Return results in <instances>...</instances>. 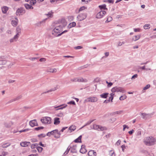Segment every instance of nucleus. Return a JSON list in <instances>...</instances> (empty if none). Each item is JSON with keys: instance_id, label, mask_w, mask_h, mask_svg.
Wrapping results in <instances>:
<instances>
[{"instance_id": "obj_25", "label": "nucleus", "mask_w": 156, "mask_h": 156, "mask_svg": "<svg viewBox=\"0 0 156 156\" xmlns=\"http://www.w3.org/2000/svg\"><path fill=\"white\" fill-rule=\"evenodd\" d=\"M56 90V87H55L53 89H51L47 91H46V92H43L41 94H46V93H49V92H51V91H54L55 90Z\"/></svg>"}, {"instance_id": "obj_2", "label": "nucleus", "mask_w": 156, "mask_h": 156, "mask_svg": "<svg viewBox=\"0 0 156 156\" xmlns=\"http://www.w3.org/2000/svg\"><path fill=\"white\" fill-rule=\"evenodd\" d=\"M144 142L146 145L151 146L156 144V139L151 136L147 137L144 139Z\"/></svg>"}, {"instance_id": "obj_13", "label": "nucleus", "mask_w": 156, "mask_h": 156, "mask_svg": "<svg viewBox=\"0 0 156 156\" xmlns=\"http://www.w3.org/2000/svg\"><path fill=\"white\" fill-rule=\"evenodd\" d=\"M25 10H16V14L17 15L20 16L25 13Z\"/></svg>"}, {"instance_id": "obj_15", "label": "nucleus", "mask_w": 156, "mask_h": 156, "mask_svg": "<svg viewBox=\"0 0 156 156\" xmlns=\"http://www.w3.org/2000/svg\"><path fill=\"white\" fill-rule=\"evenodd\" d=\"M76 145H75L71 147V152L72 153H76L77 151L76 150Z\"/></svg>"}, {"instance_id": "obj_45", "label": "nucleus", "mask_w": 156, "mask_h": 156, "mask_svg": "<svg viewBox=\"0 0 156 156\" xmlns=\"http://www.w3.org/2000/svg\"><path fill=\"white\" fill-rule=\"evenodd\" d=\"M6 63V61L5 60H2L0 61V64L2 65H5Z\"/></svg>"}, {"instance_id": "obj_57", "label": "nucleus", "mask_w": 156, "mask_h": 156, "mask_svg": "<svg viewBox=\"0 0 156 156\" xmlns=\"http://www.w3.org/2000/svg\"><path fill=\"white\" fill-rule=\"evenodd\" d=\"M82 48L83 47L81 46H79L74 47V48L76 49H80Z\"/></svg>"}, {"instance_id": "obj_1", "label": "nucleus", "mask_w": 156, "mask_h": 156, "mask_svg": "<svg viewBox=\"0 0 156 156\" xmlns=\"http://www.w3.org/2000/svg\"><path fill=\"white\" fill-rule=\"evenodd\" d=\"M67 23L66 20L63 18L59 20L58 21L55 22L53 24L54 27L52 31L51 34L54 37H58V34L62 31V28L64 27Z\"/></svg>"}, {"instance_id": "obj_46", "label": "nucleus", "mask_w": 156, "mask_h": 156, "mask_svg": "<svg viewBox=\"0 0 156 156\" xmlns=\"http://www.w3.org/2000/svg\"><path fill=\"white\" fill-rule=\"evenodd\" d=\"M22 98V95H20L16 97V98H15V101L17 100H19L20 99H21Z\"/></svg>"}, {"instance_id": "obj_7", "label": "nucleus", "mask_w": 156, "mask_h": 156, "mask_svg": "<svg viewBox=\"0 0 156 156\" xmlns=\"http://www.w3.org/2000/svg\"><path fill=\"white\" fill-rule=\"evenodd\" d=\"M106 13V12L105 10H101L97 14L96 17L97 18L100 19Z\"/></svg>"}, {"instance_id": "obj_9", "label": "nucleus", "mask_w": 156, "mask_h": 156, "mask_svg": "<svg viewBox=\"0 0 156 156\" xmlns=\"http://www.w3.org/2000/svg\"><path fill=\"white\" fill-rule=\"evenodd\" d=\"M93 128L95 130L103 131L105 129V128L98 125L94 124L93 125Z\"/></svg>"}, {"instance_id": "obj_21", "label": "nucleus", "mask_w": 156, "mask_h": 156, "mask_svg": "<svg viewBox=\"0 0 156 156\" xmlns=\"http://www.w3.org/2000/svg\"><path fill=\"white\" fill-rule=\"evenodd\" d=\"M87 80L84 79L82 78H80L79 79L77 78V81L79 82H87Z\"/></svg>"}, {"instance_id": "obj_53", "label": "nucleus", "mask_w": 156, "mask_h": 156, "mask_svg": "<svg viewBox=\"0 0 156 156\" xmlns=\"http://www.w3.org/2000/svg\"><path fill=\"white\" fill-rule=\"evenodd\" d=\"M137 76H138L137 74H135L134 75H133L131 79L132 80V79H135V78H137Z\"/></svg>"}, {"instance_id": "obj_24", "label": "nucleus", "mask_w": 156, "mask_h": 156, "mask_svg": "<svg viewBox=\"0 0 156 156\" xmlns=\"http://www.w3.org/2000/svg\"><path fill=\"white\" fill-rule=\"evenodd\" d=\"M100 9L104 10H107V9L106 8V5L105 4L99 6Z\"/></svg>"}, {"instance_id": "obj_58", "label": "nucleus", "mask_w": 156, "mask_h": 156, "mask_svg": "<svg viewBox=\"0 0 156 156\" xmlns=\"http://www.w3.org/2000/svg\"><path fill=\"white\" fill-rule=\"evenodd\" d=\"M52 131L51 132H48L47 133V135L49 136H50L51 135H52Z\"/></svg>"}, {"instance_id": "obj_3", "label": "nucleus", "mask_w": 156, "mask_h": 156, "mask_svg": "<svg viewBox=\"0 0 156 156\" xmlns=\"http://www.w3.org/2000/svg\"><path fill=\"white\" fill-rule=\"evenodd\" d=\"M41 121L43 123L49 124L51 122V119L50 117H45L41 119Z\"/></svg>"}, {"instance_id": "obj_37", "label": "nucleus", "mask_w": 156, "mask_h": 156, "mask_svg": "<svg viewBox=\"0 0 156 156\" xmlns=\"http://www.w3.org/2000/svg\"><path fill=\"white\" fill-rule=\"evenodd\" d=\"M112 18L111 17L109 16L108 17L106 20V21H105V23L107 22H110L111 21H112Z\"/></svg>"}, {"instance_id": "obj_22", "label": "nucleus", "mask_w": 156, "mask_h": 156, "mask_svg": "<svg viewBox=\"0 0 156 156\" xmlns=\"http://www.w3.org/2000/svg\"><path fill=\"white\" fill-rule=\"evenodd\" d=\"M76 25V23L75 22L70 23L68 26V27L71 28L72 27H74Z\"/></svg>"}, {"instance_id": "obj_38", "label": "nucleus", "mask_w": 156, "mask_h": 156, "mask_svg": "<svg viewBox=\"0 0 156 156\" xmlns=\"http://www.w3.org/2000/svg\"><path fill=\"white\" fill-rule=\"evenodd\" d=\"M150 87V84H147L143 88V90H145L147 89H148Z\"/></svg>"}, {"instance_id": "obj_61", "label": "nucleus", "mask_w": 156, "mask_h": 156, "mask_svg": "<svg viewBox=\"0 0 156 156\" xmlns=\"http://www.w3.org/2000/svg\"><path fill=\"white\" fill-rule=\"evenodd\" d=\"M71 81L73 82L77 81V78L72 79H71Z\"/></svg>"}, {"instance_id": "obj_60", "label": "nucleus", "mask_w": 156, "mask_h": 156, "mask_svg": "<svg viewBox=\"0 0 156 156\" xmlns=\"http://www.w3.org/2000/svg\"><path fill=\"white\" fill-rule=\"evenodd\" d=\"M104 2H108L109 3H113L114 1L112 0H108V1H104Z\"/></svg>"}, {"instance_id": "obj_34", "label": "nucleus", "mask_w": 156, "mask_h": 156, "mask_svg": "<svg viewBox=\"0 0 156 156\" xmlns=\"http://www.w3.org/2000/svg\"><path fill=\"white\" fill-rule=\"evenodd\" d=\"M53 12H52V11H51L50 12H49L48 14H46V15L48 16L49 17H52L53 16Z\"/></svg>"}, {"instance_id": "obj_28", "label": "nucleus", "mask_w": 156, "mask_h": 156, "mask_svg": "<svg viewBox=\"0 0 156 156\" xmlns=\"http://www.w3.org/2000/svg\"><path fill=\"white\" fill-rule=\"evenodd\" d=\"M13 124V123L11 122L10 123H9V124H8L7 123H4V125L7 127H10Z\"/></svg>"}, {"instance_id": "obj_50", "label": "nucleus", "mask_w": 156, "mask_h": 156, "mask_svg": "<svg viewBox=\"0 0 156 156\" xmlns=\"http://www.w3.org/2000/svg\"><path fill=\"white\" fill-rule=\"evenodd\" d=\"M105 56H103L102 58H106L109 55V52H107L105 53Z\"/></svg>"}, {"instance_id": "obj_55", "label": "nucleus", "mask_w": 156, "mask_h": 156, "mask_svg": "<svg viewBox=\"0 0 156 156\" xmlns=\"http://www.w3.org/2000/svg\"><path fill=\"white\" fill-rule=\"evenodd\" d=\"M67 30H65L64 31H63L61 33H59V34H58V36H60L62 34H63V33H65V32H67Z\"/></svg>"}, {"instance_id": "obj_42", "label": "nucleus", "mask_w": 156, "mask_h": 156, "mask_svg": "<svg viewBox=\"0 0 156 156\" xmlns=\"http://www.w3.org/2000/svg\"><path fill=\"white\" fill-rule=\"evenodd\" d=\"M126 98V95L122 96L119 98V99L120 100H123L125 99Z\"/></svg>"}, {"instance_id": "obj_12", "label": "nucleus", "mask_w": 156, "mask_h": 156, "mask_svg": "<svg viewBox=\"0 0 156 156\" xmlns=\"http://www.w3.org/2000/svg\"><path fill=\"white\" fill-rule=\"evenodd\" d=\"M19 36H18L17 35H15L13 38L11 39L10 40V43H12L13 42L16 41L17 40Z\"/></svg>"}, {"instance_id": "obj_6", "label": "nucleus", "mask_w": 156, "mask_h": 156, "mask_svg": "<svg viewBox=\"0 0 156 156\" xmlns=\"http://www.w3.org/2000/svg\"><path fill=\"white\" fill-rule=\"evenodd\" d=\"M111 91L113 92H120L123 93L125 91L121 87H117L113 88L111 89Z\"/></svg>"}, {"instance_id": "obj_30", "label": "nucleus", "mask_w": 156, "mask_h": 156, "mask_svg": "<svg viewBox=\"0 0 156 156\" xmlns=\"http://www.w3.org/2000/svg\"><path fill=\"white\" fill-rule=\"evenodd\" d=\"M150 25L149 24H146L144 26V29L146 30L150 28Z\"/></svg>"}, {"instance_id": "obj_29", "label": "nucleus", "mask_w": 156, "mask_h": 156, "mask_svg": "<svg viewBox=\"0 0 156 156\" xmlns=\"http://www.w3.org/2000/svg\"><path fill=\"white\" fill-rule=\"evenodd\" d=\"M24 5L27 9H33V7L28 4H25Z\"/></svg>"}, {"instance_id": "obj_49", "label": "nucleus", "mask_w": 156, "mask_h": 156, "mask_svg": "<svg viewBox=\"0 0 156 156\" xmlns=\"http://www.w3.org/2000/svg\"><path fill=\"white\" fill-rule=\"evenodd\" d=\"M68 104H72L73 105H75V103L74 101H71L67 103Z\"/></svg>"}, {"instance_id": "obj_43", "label": "nucleus", "mask_w": 156, "mask_h": 156, "mask_svg": "<svg viewBox=\"0 0 156 156\" xmlns=\"http://www.w3.org/2000/svg\"><path fill=\"white\" fill-rule=\"evenodd\" d=\"M52 135L54 136L55 134L56 135V134H57V132H58V129H56L53 130V131H52Z\"/></svg>"}, {"instance_id": "obj_35", "label": "nucleus", "mask_w": 156, "mask_h": 156, "mask_svg": "<svg viewBox=\"0 0 156 156\" xmlns=\"http://www.w3.org/2000/svg\"><path fill=\"white\" fill-rule=\"evenodd\" d=\"M93 150H91L89 151L88 153V155L89 156H93Z\"/></svg>"}, {"instance_id": "obj_18", "label": "nucleus", "mask_w": 156, "mask_h": 156, "mask_svg": "<svg viewBox=\"0 0 156 156\" xmlns=\"http://www.w3.org/2000/svg\"><path fill=\"white\" fill-rule=\"evenodd\" d=\"M60 123L59 118H54V124L58 125Z\"/></svg>"}, {"instance_id": "obj_39", "label": "nucleus", "mask_w": 156, "mask_h": 156, "mask_svg": "<svg viewBox=\"0 0 156 156\" xmlns=\"http://www.w3.org/2000/svg\"><path fill=\"white\" fill-rule=\"evenodd\" d=\"M94 120H92L91 121H89L87 122L86 123V124L84 125L81 128H82L83 127H84L87 125H89L90 123H91Z\"/></svg>"}, {"instance_id": "obj_26", "label": "nucleus", "mask_w": 156, "mask_h": 156, "mask_svg": "<svg viewBox=\"0 0 156 156\" xmlns=\"http://www.w3.org/2000/svg\"><path fill=\"white\" fill-rule=\"evenodd\" d=\"M45 20L46 19L44 20H43L42 21H40V22H39L37 23L36 24V25L38 27L41 26V24H42L43 23L45 22Z\"/></svg>"}, {"instance_id": "obj_27", "label": "nucleus", "mask_w": 156, "mask_h": 156, "mask_svg": "<svg viewBox=\"0 0 156 156\" xmlns=\"http://www.w3.org/2000/svg\"><path fill=\"white\" fill-rule=\"evenodd\" d=\"M16 35L19 36V33H20V29L19 27H17L16 28Z\"/></svg>"}, {"instance_id": "obj_56", "label": "nucleus", "mask_w": 156, "mask_h": 156, "mask_svg": "<svg viewBox=\"0 0 156 156\" xmlns=\"http://www.w3.org/2000/svg\"><path fill=\"white\" fill-rule=\"evenodd\" d=\"M67 30H65L64 31H63L61 33H59V34H58V36H60L62 34H63V33H65V32H67Z\"/></svg>"}, {"instance_id": "obj_41", "label": "nucleus", "mask_w": 156, "mask_h": 156, "mask_svg": "<svg viewBox=\"0 0 156 156\" xmlns=\"http://www.w3.org/2000/svg\"><path fill=\"white\" fill-rule=\"evenodd\" d=\"M57 71V70L56 69H50L49 72L51 73H55Z\"/></svg>"}, {"instance_id": "obj_23", "label": "nucleus", "mask_w": 156, "mask_h": 156, "mask_svg": "<svg viewBox=\"0 0 156 156\" xmlns=\"http://www.w3.org/2000/svg\"><path fill=\"white\" fill-rule=\"evenodd\" d=\"M76 126L74 125H72L70 126L69 128V130H70L72 132L75 130L76 129Z\"/></svg>"}, {"instance_id": "obj_54", "label": "nucleus", "mask_w": 156, "mask_h": 156, "mask_svg": "<svg viewBox=\"0 0 156 156\" xmlns=\"http://www.w3.org/2000/svg\"><path fill=\"white\" fill-rule=\"evenodd\" d=\"M57 115L59 117H62L63 116V114L62 112H60L58 113Z\"/></svg>"}, {"instance_id": "obj_33", "label": "nucleus", "mask_w": 156, "mask_h": 156, "mask_svg": "<svg viewBox=\"0 0 156 156\" xmlns=\"http://www.w3.org/2000/svg\"><path fill=\"white\" fill-rule=\"evenodd\" d=\"M30 4L31 5H33L35 4L36 2V0H30Z\"/></svg>"}, {"instance_id": "obj_19", "label": "nucleus", "mask_w": 156, "mask_h": 156, "mask_svg": "<svg viewBox=\"0 0 156 156\" xmlns=\"http://www.w3.org/2000/svg\"><path fill=\"white\" fill-rule=\"evenodd\" d=\"M82 136L81 135L80 136L74 140V142L75 143H81V139Z\"/></svg>"}, {"instance_id": "obj_52", "label": "nucleus", "mask_w": 156, "mask_h": 156, "mask_svg": "<svg viewBox=\"0 0 156 156\" xmlns=\"http://www.w3.org/2000/svg\"><path fill=\"white\" fill-rule=\"evenodd\" d=\"M45 136V135L43 134H41L38 135V136L39 137H44Z\"/></svg>"}, {"instance_id": "obj_14", "label": "nucleus", "mask_w": 156, "mask_h": 156, "mask_svg": "<svg viewBox=\"0 0 156 156\" xmlns=\"http://www.w3.org/2000/svg\"><path fill=\"white\" fill-rule=\"evenodd\" d=\"M30 144V142H23L20 144V145L22 147H25L28 146L29 145V144Z\"/></svg>"}, {"instance_id": "obj_32", "label": "nucleus", "mask_w": 156, "mask_h": 156, "mask_svg": "<svg viewBox=\"0 0 156 156\" xmlns=\"http://www.w3.org/2000/svg\"><path fill=\"white\" fill-rule=\"evenodd\" d=\"M116 119L115 118H112L109 119V122L111 123H113L115 121Z\"/></svg>"}, {"instance_id": "obj_51", "label": "nucleus", "mask_w": 156, "mask_h": 156, "mask_svg": "<svg viewBox=\"0 0 156 156\" xmlns=\"http://www.w3.org/2000/svg\"><path fill=\"white\" fill-rule=\"evenodd\" d=\"M8 154V152H7L3 151L2 152V156H5L6 155Z\"/></svg>"}, {"instance_id": "obj_62", "label": "nucleus", "mask_w": 156, "mask_h": 156, "mask_svg": "<svg viewBox=\"0 0 156 156\" xmlns=\"http://www.w3.org/2000/svg\"><path fill=\"white\" fill-rule=\"evenodd\" d=\"M11 6L12 7V9H16L15 7L17 6L16 5V4H12L11 5Z\"/></svg>"}, {"instance_id": "obj_47", "label": "nucleus", "mask_w": 156, "mask_h": 156, "mask_svg": "<svg viewBox=\"0 0 156 156\" xmlns=\"http://www.w3.org/2000/svg\"><path fill=\"white\" fill-rule=\"evenodd\" d=\"M9 8L6 6H4L2 7V10H8Z\"/></svg>"}, {"instance_id": "obj_4", "label": "nucleus", "mask_w": 156, "mask_h": 156, "mask_svg": "<svg viewBox=\"0 0 156 156\" xmlns=\"http://www.w3.org/2000/svg\"><path fill=\"white\" fill-rule=\"evenodd\" d=\"M87 17V14L84 12L80 13L77 16L78 20L80 21H82L85 19Z\"/></svg>"}, {"instance_id": "obj_17", "label": "nucleus", "mask_w": 156, "mask_h": 156, "mask_svg": "<svg viewBox=\"0 0 156 156\" xmlns=\"http://www.w3.org/2000/svg\"><path fill=\"white\" fill-rule=\"evenodd\" d=\"M10 145V143H6L2 144L1 146V147L3 148H6L9 146Z\"/></svg>"}, {"instance_id": "obj_16", "label": "nucleus", "mask_w": 156, "mask_h": 156, "mask_svg": "<svg viewBox=\"0 0 156 156\" xmlns=\"http://www.w3.org/2000/svg\"><path fill=\"white\" fill-rule=\"evenodd\" d=\"M108 93H105L100 94V96L102 98H106L108 97Z\"/></svg>"}, {"instance_id": "obj_20", "label": "nucleus", "mask_w": 156, "mask_h": 156, "mask_svg": "<svg viewBox=\"0 0 156 156\" xmlns=\"http://www.w3.org/2000/svg\"><path fill=\"white\" fill-rule=\"evenodd\" d=\"M140 35H135L132 38V41H136L138 40L140 38Z\"/></svg>"}, {"instance_id": "obj_40", "label": "nucleus", "mask_w": 156, "mask_h": 156, "mask_svg": "<svg viewBox=\"0 0 156 156\" xmlns=\"http://www.w3.org/2000/svg\"><path fill=\"white\" fill-rule=\"evenodd\" d=\"M37 146V144H33L31 145V147L32 149L35 148Z\"/></svg>"}, {"instance_id": "obj_8", "label": "nucleus", "mask_w": 156, "mask_h": 156, "mask_svg": "<svg viewBox=\"0 0 156 156\" xmlns=\"http://www.w3.org/2000/svg\"><path fill=\"white\" fill-rule=\"evenodd\" d=\"M142 118L145 119H148L151 117V116L153 115V113L146 114L145 113H142L141 114Z\"/></svg>"}, {"instance_id": "obj_10", "label": "nucleus", "mask_w": 156, "mask_h": 156, "mask_svg": "<svg viewBox=\"0 0 156 156\" xmlns=\"http://www.w3.org/2000/svg\"><path fill=\"white\" fill-rule=\"evenodd\" d=\"M30 125L32 127L35 126H38V124L36 119L30 121L29 122Z\"/></svg>"}, {"instance_id": "obj_5", "label": "nucleus", "mask_w": 156, "mask_h": 156, "mask_svg": "<svg viewBox=\"0 0 156 156\" xmlns=\"http://www.w3.org/2000/svg\"><path fill=\"white\" fill-rule=\"evenodd\" d=\"M98 101V98L95 97H92L88 98L85 99L84 102H95Z\"/></svg>"}, {"instance_id": "obj_44", "label": "nucleus", "mask_w": 156, "mask_h": 156, "mask_svg": "<svg viewBox=\"0 0 156 156\" xmlns=\"http://www.w3.org/2000/svg\"><path fill=\"white\" fill-rule=\"evenodd\" d=\"M44 128V127L43 126L39 127H38L34 129L35 130L37 131L41 129H43Z\"/></svg>"}, {"instance_id": "obj_64", "label": "nucleus", "mask_w": 156, "mask_h": 156, "mask_svg": "<svg viewBox=\"0 0 156 156\" xmlns=\"http://www.w3.org/2000/svg\"><path fill=\"white\" fill-rule=\"evenodd\" d=\"M71 147L69 146L68 147V148L67 149V150L66 151V152H67L68 153L69 152V151H70V149H71Z\"/></svg>"}, {"instance_id": "obj_59", "label": "nucleus", "mask_w": 156, "mask_h": 156, "mask_svg": "<svg viewBox=\"0 0 156 156\" xmlns=\"http://www.w3.org/2000/svg\"><path fill=\"white\" fill-rule=\"evenodd\" d=\"M140 29L139 28L134 29V31L135 32H139L140 31Z\"/></svg>"}, {"instance_id": "obj_11", "label": "nucleus", "mask_w": 156, "mask_h": 156, "mask_svg": "<svg viewBox=\"0 0 156 156\" xmlns=\"http://www.w3.org/2000/svg\"><path fill=\"white\" fill-rule=\"evenodd\" d=\"M87 151L85 148V145H82L81 146V148L80 150V152L82 154L85 153Z\"/></svg>"}, {"instance_id": "obj_48", "label": "nucleus", "mask_w": 156, "mask_h": 156, "mask_svg": "<svg viewBox=\"0 0 156 156\" xmlns=\"http://www.w3.org/2000/svg\"><path fill=\"white\" fill-rule=\"evenodd\" d=\"M125 42L123 41L122 42H119L118 44V46H121L123 44L125 43Z\"/></svg>"}, {"instance_id": "obj_63", "label": "nucleus", "mask_w": 156, "mask_h": 156, "mask_svg": "<svg viewBox=\"0 0 156 156\" xmlns=\"http://www.w3.org/2000/svg\"><path fill=\"white\" fill-rule=\"evenodd\" d=\"M40 62H44L46 61V59L45 58H41L39 60Z\"/></svg>"}, {"instance_id": "obj_31", "label": "nucleus", "mask_w": 156, "mask_h": 156, "mask_svg": "<svg viewBox=\"0 0 156 156\" xmlns=\"http://www.w3.org/2000/svg\"><path fill=\"white\" fill-rule=\"evenodd\" d=\"M11 23L12 25L14 26H16L17 24V22L16 20H12Z\"/></svg>"}, {"instance_id": "obj_36", "label": "nucleus", "mask_w": 156, "mask_h": 156, "mask_svg": "<svg viewBox=\"0 0 156 156\" xmlns=\"http://www.w3.org/2000/svg\"><path fill=\"white\" fill-rule=\"evenodd\" d=\"M37 149L39 152H41L43 149V148L40 147H37Z\"/></svg>"}]
</instances>
